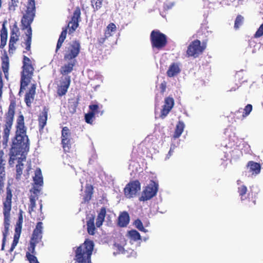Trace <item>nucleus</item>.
<instances>
[{
  "mask_svg": "<svg viewBox=\"0 0 263 263\" xmlns=\"http://www.w3.org/2000/svg\"><path fill=\"white\" fill-rule=\"evenodd\" d=\"M15 128V135L11 139L8 162L10 166H13L15 161L17 160L15 179L19 181L23 174V162L26 160L25 155L29 150L30 145L27 135V128L25 126L24 117L22 114L19 115L17 118Z\"/></svg>",
  "mask_w": 263,
  "mask_h": 263,
  "instance_id": "obj_1",
  "label": "nucleus"
},
{
  "mask_svg": "<svg viewBox=\"0 0 263 263\" xmlns=\"http://www.w3.org/2000/svg\"><path fill=\"white\" fill-rule=\"evenodd\" d=\"M23 16L21 19V29L26 30L25 32L24 44L25 45L26 51L23 53L30 51L32 42V30L31 25L35 16V0H28L26 5L22 10Z\"/></svg>",
  "mask_w": 263,
  "mask_h": 263,
  "instance_id": "obj_2",
  "label": "nucleus"
},
{
  "mask_svg": "<svg viewBox=\"0 0 263 263\" xmlns=\"http://www.w3.org/2000/svg\"><path fill=\"white\" fill-rule=\"evenodd\" d=\"M12 191L9 183L6 187V196L3 201V213L4 215V230L3 231L2 250H4L6 237L9 233L10 227V212L12 209Z\"/></svg>",
  "mask_w": 263,
  "mask_h": 263,
  "instance_id": "obj_3",
  "label": "nucleus"
},
{
  "mask_svg": "<svg viewBox=\"0 0 263 263\" xmlns=\"http://www.w3.org/2000/svg\"><path fill=\"white\" fill-rule=\"evenodd\" d=\"M76 248L75 263H91V256L94 248L93 241L87 239L84 243Z\"/></svg>",
  "mask_w": 263,
  "mask_h": 263,
  "instance_id": "obj_4",
  "label": "nucleus"
},
{
  "mask_svg": "<svg viewBox=\"0 0 263 263\" xmlns=\"http://www.w3.org/2000/svg\"><path fill=\"white\" fill-rule=\"evenodd\" d=\"M22 70L21 72L20 89L18 95L21 96L23 90L25 89L33 76L34 70L30 59L26 55L23 56Z\"/></svg>",
  "mask_w": 263,
  "mask_h": 263,
  "instance_id": "obj_5",
  "label": "nucleus"
},
{
  "mask_svg": "<svg viewBox=\"0 0 263 263\" xmlns=\"http://www.w3.org/2000/svg\"><path fill=\"white\" fill-rule=\"evenodd\" d=\"M150 41L153 49H163L167 44V36L159 30H154L150 34Z\"/></svg>",
  "mask_w": 263,
  "mask_h": 263,
  "instance_id": "obj_6",
  "label": "nucleus"
},
{
  "mask_svg": "<svg viewBox=\"0 0 263 263\" xmlns=\"http://www.w3.org/2000/svg\"><path fill=\"white\" fill-rule=\"evenodd\" d=\"M81 51V43L79 40H75L68 43L64 53V60H76Z\"/></svg>",
  "mask_w": 263,
  "mask_h": 263,
  "instance_id": "obj_7",
  "label": "nucleus"
},
{
  "mask_svg": "<svg viewBox=\"0 0 263 263\" xmlns=\"http://www.w3.org/2000/svg\"><path fill=\"white\" fill-rule=\"evenodd\" d=\"M206 48V45L202 44L199 40L192 41L189 45L186 50V56L194 58H198L202 54Z\"/></svg>",
  "mask_w": 263,
  "mask_h": 263,
  "instance_id": "obj_8",
  "label": "nucleus"
},
{
  "mask_svg": "<svg viewBox=\"0 0 263 263\" xmlns=\"http://www.w3.org/2000/svg\"><path fill=\"white\" fill-rule=\"evenodd\" d=\"M158 191V183L153 180H151L149 183L143 188L139 200L145 201L151 199L156 195Z\"/></svg>",
  "mask_w": 263,
  "mask_h": 263,
  "instance_id": "obj_9",
  "label": "nucleus"
},
{
  "mask_svg": "<svg viewBox=\"0 0 263 263\" xmlns=\"http://www.w3.org/2000/svg\"><path fill=\"white\" fill-rule=\"evenodd\" d=\"M42 225L43 223L42 222H38L33 231L30 241V246L28 247L29 251L32 254L35 253V248L36 244L41 241L42 238Z\"/></svg>",
  "mask_w": 263,
  "mask_h": 263,
  "instance_id": "obj_10",
  "label": "nucleus"
},
{
  "mask_svg": "<svg viewBox=\"0 0 263 263\" xmlns=\"http://www.w3.org/2000/svg\"><path fill=\"white\" fill-rule=\"evenodd\" d=\"M141 190V183L139 180L130 181L124 189V193L127 198H132L136 196Z\"/></svg>",
  "mask_w": 263,
  "mask_h": 263,
  "instance_id": "obj_11",
  "label": "nucleus"
},
{
  "mask_svg": "<svg viewBox=\"0 0 263 263\" xmlns=\"http://www.w3.org/2000/svg\"><path fill=\"white\" fill-rule=\"evenodd\" d=\"M71 133L67 126L63 127L61 134V144L64 151L69 153L71 146Z\"/></svg>",
  "mask_w": 263,
  "mask_h": 263,
  "instance_id": "obj_12",
  "label": "nucleus"
},
{
  "mask_svg": "<svg viewBox=\"0 0 263 263\" xmlns=\"http://www.w3.org/2000/svg\"><path fill=\"white\" fill-rule=\"evenodd\" d=\"M4 155L3 150H0V194L4 193L5 181L6 180V161Z\"/></svg>",
  "mask_w": 263,
  "mask_h": 263,
  "instance_id": "obj_13",
  "label": "nucleus"
},
{
  "mask_svg": "<svg viewBox=\"0 0 263 263\" xmlns=\"http://www.w3.org/2000/svg\"><path fill=\"white\" fill-rule=\"evenodd\" d=\"M81 20V9L79 7H76L73 12L71 20L69 22L67 28H69V33H73L78 27L79 22Z\"/></svg>",
  "mask_w": 263,
  "mask_h": 263,
  "instance_id": "obj_14",
  "label": "nucleus"
},
{
  "mask_svg": "<svg viewBox=\"0 0 263 263\" xmlns=\"http://www.w3.org/2000/svg\"><path fill=\"white\" fill-rule=\"evenodd\" d=\"M90 111L85 115V122L87 123L92 124L93 119L95 118V115L100 114V115L103 114V111L100 110V107L98 104H92L89 106Z\"/></svg>",
  "mask_w": 263,
  "mask_h": 263,
  "instance_id": "obj_15",
  "label": "nucleus"
},
{
  "mask_svg": "<svg viewBox=\"0 0 263 263\" xmlns=\"http://www.w3.org/2000/svg\"><path fill=\"white\" fill-rule=\"evenodd\" d=\"M174 105V100L172 97H168L164 100V104L161 110L160 117L162 119L165 118L170 112Z\"/></svg>",
  "mask_w": 263,
  "mask_h": 263,
  "instance_id": "obj_16",
  "label": "nucleus"
},
{
  "mask_svg": "<svg viewBox=\"0 0 263 263\" xmlns=\"http://www.w3.org/2000/svg\"><path fill=\"white\" fill-rule=\"evenodd\" d=\"M67 63L64 64L60 69V73L63 76H68L73 70L77 64V60H67Z\"/></svg>",
  "mask_w": 263,
  "mask_h": 263,
  "instance_id": "obj_17",
  "label": "nucleus"
},
{
  "mask_svg": "<svg viewBox=\"0 0 263 263\" xmlns=\"http://www.w3.org/2000/svg\"><path fill=\"white\" fill-rule=\"evenodd\" d=\"M48 112V109L44 107L38 117L39 130L40 133L43 131L44 128L47 124Z\"/></svg>",
  "mask_w": 263,
  "mask_h": 263,
  "instance_id": "obj_18",
  "label": "nucleus"
},
{
  "mask_svg": "<svg viewBox=\"0 0 263 263\" xmlns=\"http://www.w3.org/2000/svg\"><path fill=\"white\" fill-rule=\"evenodd\" d=\"M18 32V29L17 28L15 29H13L11 31L10 38L9 42V52L10 53H12L13 51L16 49L15 44L19 39V35L17 34Z\"/></svg>",
  "mask_w": 263,
  "mask_h": 263,
  "instance_id": "obj_19",
  "label": "nucleus"
},
{
  "mask_svg": "<svg viewBox=\"0 0 263 263\" xmlns=\"http://www.w3.org/2000/svg\"><path fill=\"white\" fill-rule=\"evenodd\" d=\"M2 69L4 73L5 78L6 80L9 79V57L6 52L1 57Z\"/></svg>",
  "mask_w": 263,
  "mask_h": 263,
  "instance_id": "obj_20",
  "label": "nucleus"
},
{
  "mask_svg": "<svg viewBox=\"0 0 263 263\" xmlns=\"http://www.w3.org/2000/svg\"><path fill=\"white\" fill-rule=\"evenodd\" d=\"M36 85L32 84L28 92H26L25 96V102L28 107H30L34 99L35 94Z\"/></svg>",
  "mask_w": 263,
  "mask_h": 263,
  "instance_id": "obj_21",
  "label": "nucleus"
},
{
  "mask_svg": "<svg viewBox=\"0 0 263 263\" xmlns=\"http://www.w3.org/2000/svg\"><path fill=\"white\" fill-rule=\"evenodd\" d=\"M93 194V187L92 185L87 184L85 186L84 195L83 197L82 203H88L91 199Z\"/></svg>",
  "mask_w": 263,
  "mask_h": 263,
  "instance_id": "obj_22",
  "label": "nucleus"
},
{
  "mask_svg": "<svg viewBox=\"0 0 263 263\" xmlns=\"http://www.w3.org/2000/svg\"><path fill=\"white\" fill-rule=\"evenodd\" d=\"M247 167L252 175H257L260 172L261 165L259 163L253 161H250L248 162Z\"/></svg>",
  "mask_w": 263,
  "mask_h": 263,
  "instance_id": "obj_23",
  "label": "nucleus"
},
{
  "mask_svg": "<svg viewBox=\"0 0 263 263\" xmlns=\"http://www.w3.org/2000/svg\"><path fill=\"white\" fill-rule=\"evenodd\" d=\"M106 215V208L102 207L100 211L98 212V215L96 219V224L98 228L100 227L103 222Z\"/></svg>",
  "mask_w": 263,
  "mask_h": 263,
  "instance_id": "obj_24",
  "label": "nucleus"
},
{
  "mask_svg": "<svg viewBox=\"0 0 263 263\" xmlns=\"http://www.w3.org/2000/svg\"><path fill=\"white\" fill-rule=\"evenodd\" d=\"M180 72V69L179 64L177 63H173L170 65L166 71V74L168 77H173L178 74Z\"/></svg>",
  "mask_w": 263,
  "mask_h": 263,
  "instance_id": "obj_25",
  "label": "nucleus"
},
{
  "mask_svg": "<svg viewBox=\"0 0 263 263\" xmlns=\"http://www.w3.org/2000/svg\"><path fill=\"white\" fill-rule=\"evenodd\" d=\"M129 222V216L127 212L121 213L118 220V224L121 227H126Z\"/></svg>",
  "mask_w": 263,
  "mask_h": 263,
  "instance_id": "obj_26",
  "label": "nucleus"
},
{
  "mask_svg": "<svg viewBox=\"0 0 263 263\" xmlns=\"http://www.w3.org/2000/svg\"><path fill=\"white\" fill-rule=\"evenodd\" d=\"M79 104V99L71 98L68 100L67 107L69 112L73 114L76 112L77 108Z\"/></svg>",
  "mask_w": 263,
  "mask_h": 263,
  "instance_id": "obj_27",
  "label": "nucleus"
},
{
  "mask_svg": "<svg viewBox=\"0 0 263 263\" xmlns=\"http://www.w3.org/2000/svg\"><path fill=\"white\" fill-rule=\"evenodd\" d=\"M67 33V27L63 28L62 29V31L61 33V34L59 36V38L58 39V42L57 44V46H56V49H55L56 53L58 52V50L62 47V44L66 37Z\"/></svg>",
  "mask_w": 263,
  "mask_h": 263,
  "instance_id": "obj_28",
  "label": "nucleus"
},
{
  "mask_svg": "<svg viewBox=\"0 0 263 263\" xmlns=\"http://www.w3.org/2000/svg\"><path fill=\"white\" fill-rule=\"evenodd\" d=\"M34 183L36 186H42L43 184V179L42 175L41 170L40 168L36 169L35 171V176L33 178Z\"/></svg>",
  "mask_w": 263,
  "mask_h": 263,
  "instance_id": "obj_29",
  "label": "nucleus"
},
{
  "mask_svg": "<svg viewBox=\"0 0 263 263\" xmlns=\"http://www.w3.org/2000/svg\"><path fill=\"white\" fill-rule=\"evenodd\" d=\"M95 216H92L87 221V232L89 235H93L95 233L96 228L95 226Z\"/></svg>",
  "mask_w": 263,
  "mask_h": 263,
  "instance_id": "obj_30",
  "label": "nucleus"
},
{
  "mask_svg": "<svg viewBox=\"0 0 263 263\" xmlns=\"http://www.w3.org/2000/svg\"><path fill=\"white\" fill-rule=\"evenodd\" d=\"M185 125L182 121H179L176 126L173 138L175 139L178 138L184 130Z\"/></svg>",
  "mask_w": 263,
  "mask_h": 263,
  "instance_id": "obj_31",
  "label": "nucleus"
},
{
  "mask_svg": "<svg viewBox=\"0 0 263 263\" xmlns=\"http://www.w3.org/2000/svg\"><path fill=\"white\" fill-rule=\"evenodd\" d=\"M1 44L0 48H3L6 45L7 40V31L6 28L3 26L1 31Z\"/></svg>",
  "mask_w": 263,
  "mask_h": 263,
  "instance_id": "obj_32",
  "label": "nucleus"
},
{
  "mask_svg": "<svg viewBox=\"0 0 263 263\" xmlns=\"http://www.w3.org/2000/svg\"><path fill=\"white\" fill-rule=\"evenodd\" d=\"M127 236L131 240H133L134 241L141 240V239L140 233L135 230L129 231L127 233Z\"/></svg>",
  "mask_w": 263,
  "mask_h": 263,
  "instance_id": "obj_33",
  "label": "nucleus"
},
{
  "mask_svg": "<svg viewBox=\"0 0 263 263\" xmlns=\"http://www.w3.org/2000/svg\"><path fill=\"white\" fill-rule=\"evenodd\" d=\"M252 108L253 107L251 104H247L243 109L242 114L239 117L238 116L236 118L237 119H240L241 120L243 119L250 114L252 110Z\"/></svg>",
  "mask_w": 263,
  "mask_h": 263,
  "instance_id": "obj_34",
  "label": "nucleus"
},
{
  "mask_svg": "<svg viewBox=\"0 0 263 263\" xmlns=\"http://www.w3.org/2000/svg\"><path fill=\"white\" fill-rule=\"evenodd\" d=\"M247 187L245 185H240L238 187V193L239 194V196L240 197V199L241 201H244L246 200V198L245 195L247 192Z\"/></svg>",
  "mask_w": 263,
  "mask_h": 263,
  "instance_id": "obj_35",
  "label": "nucleus"
},
{
  "mask_svg": "<svg viewBox=\"0 0 263 263\" xmlns=\"http://www.w3.org/2000/svg\"><path fill=\"white\" fill-rule=\"evenodd\" d=\"M116 30V25L113 23H110L107 26L104 33L106 36H110L112 35L111 32H115Z\"/></svg>",
  "mask_w": 263,
  "mask_h": 263,
  "instance_id": "obj_36",
  "label": "nucleus"
},
{
  "mask_svg": "<svg viewBox=\"0 0 263 263\" xmlns=\"http://www.w3.org/2000/svg\"><path fill=\"white\" fill-rule=\"evenodd\" d=\"M71 83V77L69 76H63L61 77L59 85L69 87Z\"/></svg>",
  "mask_w": 263,
  "mask_h": 263,
  "instance_id": "obj_37",
  "label": "nucleus"
},
{
  "mask_svg": "<svg viewBox=\"0 0 263 263\" xmlns=\"http://www.w3.org/2000/svg\"><path fill=\"white\" fill-rule=\"evenodd\" d=\"M69 87L58 84L57 93L59 97H62L66 94Z\"/></svg>",
  "mask_w": 263,
  "mask_h": 263,
  "instance_id": "obj_38",
  "label": "nucleus"
},
{
  "mask_svg": "<svg viewBox=\"0 0 263 263\" xmlns=\"http://www.w3.org/2000/svg\"><path fill=\"white\" fill-rule=\"evenodd\" d=\"M103 0H91V5L96 12L99 10L102 6Z\"/></svg>",
  "mask_w": 263,
  "mask_h": 263,
  "instance_id": "obj_39",
  "label": "nucleus"
},
{
  "mask_svg": "<svg viewBox=\"0 0 263 263\" xmlns=\"http://www.w3.org/2000/svg\"><path fill=\"white\" fill-rule=\"evenodd\" d=\"M20 0H10L8 3V10L10 12H14L18 7Z\"/></svg>",
  "mask_w": 263,
  "mask_h": 263,
  "instance_id": "obj_40",
  "label": "nucleus"
},
{
  "mask_svg": "<svg viewBox=\"0 0 263 263\" xmlns=\"http://www.w3.org/2000/svg\"><path fill=\"white\" fill-rule=\"evenodd\" d=\"M37 197L36 196H32L31 195L29 197L30 200V204L29 205V212L31 213L34 210V209L36 206V200L37 199Z\"/></svg>",
  "mask_w": 263,
  "mask_h": 263,
  "instance_id": "obj_41",
  "label": "nucleus"
},
{
  "mask_svg": "<svg viewBox=\"0 0 263 263\" xmlns=\"http://www.w3.org/2000/svg\"><path fill=\"white\" fill-rule=\"evenodd\" d=\"M243 21V17L240 14L238 15L235 21L234 28L235 29H238L239 27L242 25Z\"/></svg>",
  "mask_w": 263,
  "mask_h": 263,
  "instance_id": "obj_42",
  "label": "nucleus"
},
{
  "mask_svg": "<svg viewBox=\"0 0 263 263\" xmlns=\"http://www.w3.org/2000/svg\"><path fill=\"white\" fill-rule=\"evenodd\" d=\"M26 256L28 260L29 261V263H40L34 254H32L30 251L26 253Z\"/></svg>",
  "mask_w": 263,
  "mask_h": 263,
  "instance_id": "obj_43",
  "label": "nucleus"
},
{
  "mask_svg": "<svg viewBox=\"0 0 263 263\" xmlns=\"http://www.w3.org/2000/svg\"><path fill=\"white\" fill-rule=\"evenodd\" d=\"M26 256L28 260L29 261V263H40L34 254H32L30 251L26 253Z\"/></svg>",
  "mask_w": 263,
  "mask_h": 263,
  "instance_id": "obj_44",
  "label": "nucleus"
},
{
  "mask_svg": "<svg viewBox=\"0 0 263 263\" xmlns=\"http://www.w3.org/2000/svg\"><path fill=\"white\" fill-rule=\"evenodd\" d=\"M136 227L140 231L146 232L147 231L144 228L142 221L140 219H137L135 221Z\"/></svg>",
  "mask_w": 263,
  "mask_h": 263,
  "instance_id": "obj_45",
  "label": "nucleus"
},
{
  "mask_svg": "<svg viewBox=\"0 0 263 263\" xmlns=\"http://www.w3.org/2000/svg\"><path fill=\"white\" fill-rule=\"evenodd\" d=\"M256 193H253L251 190L249 192L248 194V198L250 201H251L253 205L256 204Z\"/></svg>",
  "mask_w": 263,
  "mask_h": 263,
  "instance_id": "obj_46",
  "label": "nucleus"
},
{
  "mask_svg": "<svg viewBox=\"0 0 263 263\" xmlns=\"http://www.w3.org/2000/svg\"><path fill=\"white\" fill-rule=\"evenodd\" d=\"M263 35V23L260 26L254 34L256 38L260 37Z\"/></svg>",
  "mask_w": 263,
  "mask_h": 263,
  "instance_id": "obj_47",
  "label": "nucleus"
},
{
  "mask_svg": "<svg viewBox=\"0 0 263 263\" xmlns=\"http://www.w3.org/2000/svg\"><path fill=\"white\" fill-rule=\"evenodd\" d=\"M18 239H19V238H18L17 237L15 236V237H14V238H13V242L11 244V248H10V251L11 252L15 248V247H16V246L17 245L18 242Z\"/></svg>",
  "mask_w": 263,
  "mask_h": 263,
  "instance_id": "obj_48",
  "label": "nucleus"
},
{
  "mask_svg": "<svg viewBox=\"0 0 263 263\" xmlns=\"http://www.w3.org/2000/svg\"><path fill=\"white\" fill-rule=\"evenodd\" d=\"M22 226H16L15 229V234L14 237H17L20 238L21 233Z\"/></svg>",
  "mask_w": 263,
  "mask_h": 263,
  "instance_id": "obj_49",
  "label": "nucleus"
},
{
  "mask_svg": "<svg viewBox=\"0 0 263 263\" xmlns=\"http://www.w3.org/2000/svg\"><path fill=\"white\" fill-rule=\"evenodd\" d=\"M242 73L243 71L237 72L235 74V78L238 80L241 81L242 82H243L246 81V80H243V77L242 76Z\"/></svg>",
  "mask_w": 263,
  "mask_h": 263,
  "instance_id": "obj_50",
  "label": "nucleus"
},
{
  "mask_svg": "<svg viewBox=\"0 0 263 263\" xmlns=\"http://www.w3.org/2000/svg\"><path fill=\"white\" fill-rule=\"evenodd\" d=\"M109 36H106V35L104 34V36L102 37H100V39H98V43L99 46H102L104 42H105L106 40L108 37Z\"/></svg>",
  "mask_w": 263,
  "mask_h": 263,
  "instance_id": "obj_51",
  "label": "nucleus"
},
{
  "mask_svg": "<svg viewBox=\"0 0 263 263\" xmlns=\"http://www.w3.org/2000/svg\"><path fill=\"white\" fill-rule=\"evenodd\" d=\"M23 221V215H22V212L21 211L20 213V214H19L18 219L16 223V226H22Z\"/></svg>",
  "mask_w": 263,
  "mask_h": 263,
  "instance_id": "obj_52",
  "label": "nucleus"
},
{
  "mask_svg": "<svg viewBox=\"0 0 263 263\" xmlns=\"http://www.w3.org/2000/svg\"><path fill=\"white\" fill-rule=\"evenodd\" d=\"M115 247L117 249L119 253H123L124 249L123 246L121 245L118 244V243H115L114 245Z\"/></svg>",
  "mask_w": 263,
  "mask_h": 263,
  "instance_id": "obj_53",
  "label": "nucleus"
},
{
  "mask_svg": "<svg viewBox=\"0 0 263 263\" xmlns=\"http://www.w3.org/2000/svg\"><path fill=\"white\" fill-rule=\"evenodd\" d=\"M240 0H224L223 2L224 4L230 6L233 5L235 2H238Z\"/></svg>",
  "mask_w": 263,
  "mask_h": 263,
  "instance_id": "obj_54",
  "label": "nucleus"
},
{
  "mask_svg": "<svg viewBox=\"0 0 263 263\" xmlns=\"http://www.w3.org/2000/svg\"><path fill=\"white\" fill-rule=\"evenodd\" d=\"M160 88L161 89V92L163 93L166 89V83L165 82L162 83L160 85Z\"/></svg>",
  "mask_w": 263,
  "mask_h": 263,
  "instance_id": "obj_55",
  "label": "nucleus"
},
{
  "mask_svg": "<svg viewBox=\"0 0 263 263\" xmlns=\"http://www.w3.org/2000/svg\"><path fill=\"white\" fill-rule=\"evenodd\" d=\"M33 190V193L34 194L33 196H36V197H37V194L39 193L40 190L35 187H34Z\"/></svg>",
  "mask_w": 263,
  "mask_h": 263,
  "instance_id": "obj_56",
  "label": "nucleus"
},
{
  "mask_svg": "<svg viewBox=\"0 0 263 263\" xmlns=\"http://www.w3.org/2000/svg\"><path fill=\"white\" fill-rule=\"evenodd\" d=\"M242 108H239L238 110L236 111L235 112H234V115L235 116H236L238 114H240L242 112ZM235 118V117H234Z\"/></svg>",
  "mask_w": 263,
  "mask_h": 263,
  "instance_id": "obj_57",
  "label": "nucleus"
},
{
  "mask_svg": "<svg viewBox=\"0 0 263 263\" xmlns=\"http://www.w3.org/2000/svg\"><path fill=\"white\" fill-rule=\"evenodd\" d=\"M31 169V164H29V165L28 166V167H27V169H26V172H27V175L28 176L29 175V171H30V170Z\"/></svg>",
  "mask_w": 263,
  "mask_h": 263,
  "instance_id": "obj_58",
  "label": "nucleus"
},
{
  "mask_svg": "<svg viewBox=\"0 0 263 263\" xmlns=\"http://www.w3.org/2000/svg\"><path fill=\"white\" fill-rule=\"evenodd\" d=\"M238 87H239L238 86H236L234 87H232L229 91H235L236 89H237L238 88Z\"/></svg>",
  "mask_w": 263,
  "mask_h": 263,
  "instance_id": "obj_59",
  "label": "nucleus"
},
{
  "mask_svg": "<svg viewBox=\"0 0 263 263\" xmlns=\"http://www.w3.org/2000/svg\"><path fill=\"white\" fill-rule=\"evenodd\" d=\"M173 152H174L173 149L172 148H171L168 152V155L170 156L172 155V154Z\"/></svg>",
  "mask_w": 263,
  "mask_h": 263,
  "instance_id": "obj_60",
  "label": "nucleus"
},
{
  "mask_svg": "<svg viewBox=\"0 0 263 263\" xmlns=\"http://www.w3.org/2000/svg\"><path fill=\"white\" fill-rule=\"evenodd\" d=\"M239 182H240V180H238V181H237V184H238V185L239 184Z\"/></svg>",
  "mask_w": 263,
  "mask_h": 263,
  "instance_id": "obj_61",
  "label": "nucleus"
}]
</instances>
